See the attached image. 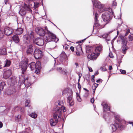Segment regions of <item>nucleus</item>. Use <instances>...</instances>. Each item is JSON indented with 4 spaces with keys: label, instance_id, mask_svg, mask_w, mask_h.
<instances>
[{
    "label": "nucleus",
    "instance_id": "f257e3e1",
    "mask_svg": "<svg viewBox=\"0 0 133 133\" xmlns=\"http://www.w3.org/2000/svg\"><path fill=\"white\" fill-rule=\"evenodd\" d=\"M66 109L63 107L59 108L58 107H56L54 109V112L53 114V117L55 121L53 118H51L50 120V124L51 126L55 125L57 123L58 120L61 118L62 114L63 112H65Z\"/></svg>",
    "mask_w": 133,
    "mask_h": 133
},
{
    "label": "nucleus",
    "instance_id": "f03ea898",
    "mask_svg": "<svg viewBox=\"0 0 133 133\" xmlns=\"http://www.w3.org/2000/svg\"><path fill=\"white\" fill-rule=\"evenodd\" d=\"M44 31L46 34V35L44 37V40L46 42H49L51 41H53L55 43L57 42L59 40L54 34L49 31L46 26L44 28Z\"/></svg>",
    "mask_w": 133,
    "mask_h": 133
},
{
    "label": "nucleus",
    "instance_id": "7ed1b4c3",
    "mask_svg": "<svg viewBox=\"0 0 133 133\" xmlns=\"http://www.w3.org/2000/svg\"><path fill=\"white\" fill-rule=\"evenodd\" d=\"M29 65V67L32 70H34L35 69V73L37 74H39L41 69V64L40 61H37L36 64L35 62H32Z\"/></svg>",
    "mask_w": 133,
    "mask_h": 133
},
{
    "label": "nucleus",
    "instance_id": "20e7f679",
    "mask_svg": "<svg viewBox=\"0 0 133 133\" xmlns=\"http://www.w3.org/2000/svg\"><path fill=\"white\" fill-rule=\"evenodd\" d=\"M28 59L26 58H24L19 64V67L22 70V74H24L26 70L28 64Z\"/></svg>",
    "mask_w": 133,
    "mask_h": 133
},
{
    "label": "nucleus",
    "instance_id": "39448f33",
    "mask_svg": "<svg viewBox=\"0 0 133 133\" xmlns=\"http://www.w3.org/2000/svg\"><path fill=\"white\" fill-rule=\"evenodd\" d=\"M111 15L110 12L108 11H107L102 14V18L104 22H105L104 24H105L109 23L110 20L111 19Z\"/></svg>",
    "mask_w": 133,
    "mask_h": 133
},
{
    "label": "nucleus",
    "instance_id": "423d86ee",
    "mask_svg": "<svg viewBox=\"0 0 133 133\" xmlns=\"http://www.w3.org/2000/svg\"><path fill=\"white\" fill-rule=\"evenodd\" d=\"M26 10L29 11H32L29 6L25 4L21 8L19 13L21 16H24L26 13Z\"/></svg>",
    "mask_w": 133,
    "mask_h": 133
},
{
    "label": "nucleus",
    "instance_id": "0eeeda50",
    "mask_svg": "<svg viewBox=\"0 0 133 133\" xmlns=\"http://www.w3.org/2000/svg\"><path fill=\"white\" fill-rule=\"evenodd\" d=\"M13 32V30L11 28L8 27L5 28L4 29H2V28L1 29V33L3 34V33L4 32V34L7 36H9Z\"/></svg>",
    "mask_w": 133,
    "mask_h": 133
},
{
    "label": "nucleus",
    "instance_id": "6e6552de",
    "mask_svg": "<svg viewBox=\"0 0 133 133\" xmlns=\"http://www.w3.org/2000/svg\"><path fill=\"white\" fill-rule=\"evenodd\" d=\"M94 5L96 8L99 9V11L102 12L104 11V6L101 3L98 1L95 0V1Z\"/></svg>",
    "mask_w": 133,
    "mask_h": 133
},
{
    "label": "nucleus",
    "instance_id": "1a4fd4ad",
    "mask_svg": "<svg viewBox=\"0 0 133 133\" xmlns=\"http://www.w3.org/2000/svg\"><path fill=\"white\" fill-rule=\"evenodd\" d=\"M33 42L34 44H37L40 46L43 45L45 42H46V43H47L45 42L44 40V38L43 39L39 38H37L35 39V40H34Z\"/></svg>",
    "mask_w": 133,
    "mask_h": 133
},
{
    "label": "nucleus",
    "instance_id": "9d476101",
    "mask_svg": "<svg viewBox=\"0 0 133 133\" xmlns=\"http://www.w3.org/2000/svg\"><path fill=\"white\" fill-rule=\"evenodd\" d=\"M42 51L38 49H35L34 52V55L36 59H39L42 56Z\"/></svg>",
    "mask_w": 133,
    "mask_h": 133
},
{
    "label": "nucleus",
    "instance_id": "9b49d317",
    "mask_svg": "<svg viewBox=\"0 0 133 133\" xmlns=\"http://www.w3.org/2000/svg\"><path fill=\"white\" fill-rule=\"evenodd\" d=\"M34 33L32 31H30L29 32L28 34L24 36V39L28 40L30 42L31 39L34 37Z\"/></svg>",
    "mask_w": 133,
    "mask_h": 133
},
{
    "label": "nucleus",
    "instance_id": "f8f14e48",
    "mask_svg": "<svg viewBox=\"0 0 133 133\" xmlns=\"http://www.w3.org/2000/svg\"><path fill=\"white\" fill-rule=\"evenodd\" d=\"M112 130V132L115 131L118 128H119L120 129H121L122 128H123V126L121 124H119L117 123H115L113 124H112L110 125Z\"/></svg>",
    "mask_w": 133,
    "mask_h": 133
},
{
    "label": "nucleus",
    "instance_id": "ddd939ff",
    "mask_svg": "<svg viewBox=\"0 0 133 133\" xmlns=\"http://www.w3.org/2000/svg\"><path fill=\"white\" fill-rule=\"evenodd\" d=\"M36 32L40 36H44L45 34L44 29L40 27H38L35 29Z\"/></svg>",
    "mask_w": 133,
    "mask_h": 133
},
{
    "label": "nucleus",
    "instance_id": "4468645a",
    "mask_svg": "<svg viewBox=\"0 0 133 133\" xmlns=\"http://www.w3.org/2000/svg\"><path fill=\"white\" fill-rule=\"evenodd\" d=\"M12 74L11 70L10 69H8L4 71L3 77L4 78H8L10 77Z\"/></svg>",
    "mask_w": 133,
    "mask_h": 133
},
{
    "label": "nucleus",
    "instance_id": "2eb2a0df",
    "mask_svg": "<svg viewBox=\"0 0 133 133\" xmlns=\"http://www.w3.org/2000/svg\"><path fill=\"white\" fill-rule=\"evenodd\" d=\"M99 56H97V54L94 52L91 54H89L87 56L88 59L89 60H95Z\"/></svg>",
    "mask_w": 133,
    "mask_h": 133
},
{
    "label": "nucleus",
    "instance_id": "dca6fc26",
    "mask_svg": "<svg viewBox=\"0 0 133 133\" xmlns=\"http://www.w3.org/2000/svg\"><path fill=\"white\" fill-rule=\"evenodd\" d=\"M94 13L95 15L94 19L95 23L94 24V27L95 26H99V24L98 23V21L97 19L98 18V14L95 11H94Z\"/></svg>",
    "mask_w": 133,
    "mask_h": 133
},
{
    "label": "nucleus",
    "instance_id": "f3484780",
    "mask_svg": "<svg viewBox=\"0 0 133 133\" xmlns=\"http://www.w3.org/2000/svg\"><path fill=\"white\" fill-rule=\"evenodd\" d=\"M102 48V46L100 45L95 47V52L97 54V56H99L101 52Z\"/></svg>",
    "mask_w": 133,
    "mask_h": 133
},
{
    "label": "nucleus",
    "instance_id": "a211bd4d",
    "mask_svg": "<svg viewBox=\"0 0 133 133\" xmlns=\"http://www.w3.org/2000/svg\"><path fill=\"white\" fill-rule=\"evenodd\" d=\"M67 102L69 103V105L70 106H72L74 105V102L71 95H70L67 98Z\"/></svg>",
    "mask_w": 133,
    "mask_h": 133
},
{
    "label": "nucleus",
    "instance_id": "6ab92c4d",
    "mask_svg": "<svg viewBox=\"0 0 133 133\" xmlns=\"http://www.w3.org/2000/svg\"><path fill=\"white\" fill-rule=\"evenodd\" d=\"M34 49L32 45H30L28 48L26 52L28 54H32L33 52Z\"/></svg>",
    "mask_w": 133,
    "mask_h": 133
},
{
    "label": "nucleus",
    "instance_id": "aec40b11",
    "mask_svg": "<svg viewBox=\"0 0 133 133\" xmlns=\"http://www.w3.org/2000/svg\"><path fill=\"white\" fill-rule=\"evenodd\" d=\"M57 70L60 73H62L63 74H65L66 72V70L65 69L62 68L61 67H57Z\"/></svg>",
    "mask_w": 133,
    "mask_h": 133
},
{
    "label": "nucleus",
    "instance_id": "412c9836",
    "mask_svg": "<svg viewBox=\"0 0 133 133\" xmlns=\"http://www.w3.org/2000/svg\"><path fill=\"white\" fill-rule=\"evenodd\" d=\"M23 29L22 28H18L15 31V34L17 35H20L23 32Z\"/></svg>",
    "mask_w": 133,
    "mask_h": 133
},
{
    "label": "nucleus",
    "instance_id": "4be33fe9",
    "mask_svg": "<svg viewBox=\"0 0 133 133\" xmlns=\"http://www.w3.org/2000/svg\"><path fill=\"white\" fill-rule=\"evenodd\" d=\"M13 41L15 43H18L20 41L18 37L16 35H14L12 37Z\"/></svg>",
    "mask_w": 133,
    "mask_h": 133
},
{
    "label": "nucleus",
    "instance_id": "5701e85b",
    "mask_svg": "<svg viewBox=\"0 0 133 133\" xmlns=\"http://www.w3.org/2000/svg\"><path fill=\"white\" fill-rule=\"evenodd\" d=\"M93 50V48L91 46H87L86 48V52L87 53H91Z\"/></svg>",
    "mask_w": 133,
    "mask_h": 133
},
{
    "label": "nucleus",
    "instance_id": "b1692460",
    "mask_svg": "<svg viewBox=\"0 0 133 133\" xmlns=\"http://www.w3.org/2000/svg\"><path fill=\"white\" fill-rule=\"evenodd\" d=\"M103 110L104 111L106 112L110 110V107L107 104H105L103 106Z\"/></svg>",
    "mask_w": 133,
    "mask_h": 133
},
{
    "label": "nucleus",
    "instance_id": "393cba45",
    "mask_svg": "<svg viewBox=\"0 0 133 133\" xmlns=\"http://www.w3.org/2000/svg\"><path fill=\"white\" fill-rule=\"evenodd\" d=\"M11 63V62L10 61L6 59L4 63V67H9Z\"/></svg>",
    "mask_w": 133,
    "mask_h": 133
},
{
    "label": "nucleus",
    "instance_id": "a878e982",
    "mask_svg": "<svg viewBox=\"0 0 133 133\" xmlns=\"http://www.w3.org/2000/svg\"><path fill=\"white\" fill-rule=\"evenodd\" d=\"M66 57V56L65 54H61L59 57V60L61 61H63Z\"/></svg>",
    "mask_w": 133,
    "mask_h": 133
},
{
    "label": "nucleus",
    "instance_id": "bb28decb",
    "mask_svg": "<svg viewBox=\"0 0 133 133\" xmlns=\"http://www.w3.org/2000/svg\"><path fill=\"white\" fill-rule=\"evenodd\" d=\"M28 78H26V79H25L24 81V83L25 87H29L31 85L28 82Z\"/></svg>",
    "mask_w": 133,
    "mask_h": 133
},
{
    "label": "nucleus",
    "instance_id": "cd10ccee",
    "mask_svg": "<svg viewBox=\"0 0 133 133\" xmlns=\"http://www.w3.org/2000/svg\"><path fill=\"white\" fill-rule=\"evenodd\" d=\"M110 33V32H109L106 34H105L99 36V37L101 38H107L108 35Z\"/></svg>",
    "mask_w": 133,
    "mask_h": 133
},
{
    "label": "nucleus",
    "instance_id": "c85d7f7f",
    "mask_svg": "<svg viewBox=\"0 0 133 133\" xmlns=\"http://www.w3.org/2000/svg\"><path fill=\"white\" fill-rule=\"evenodd\" d=\"M123 46L122 48V52L124 54H125L126 53V51L127 50L128 48L127 47L126 45H124V46Z\"/></svg>",
    "mask_w": 133,
    "mask_h": 133
},
{
    "label": "nucleus",
    "instance_id": "c756f323",
    "mask_svg": "<svg viewBox=\"0 0 133 133\" xmlns=\"http://www.w3.org/2000/svg\"><path fill=\"white\" fill-rule=\"evenodd\" d=\"M30 100L29 99H28L26 101L25 103V107H29L30 106Z\"/></svg>",
    "mask_w": 133,
    "mask_h": 133
},
{
    "label": "nucleus",
    "instance_id": "7c9ffc66",
    "mask_svg": "<svg viewBox=\"0 0 133 133\" xmlns=\"http://www.w3.org/2000/svg\"><path fill=\"white\" fill-rule=\"evenodd\" d=\"M21 116L20 115H18L15 116V120L17 121H20L21 120Z\"/></svg>",
    "mask_w": 133,
    "mask_h": 133
},
{
    "label": "nucleus",
    "instance_id": "2f4dec72",
    "mask_svg": "<svg viewBox=\"0 0 133 133\" xmlns=\"http://www.w3.org/2000/svg\"><path fill=\"white\" fill-rule=\"evenodd\" d=\"M6 54V49L3 48L1 51V55H5Z\"/></svg>",
    "mask_w": 133,
    "mask_h": 133
},
{
    "label": "nucleus",
    "instance_id": "473e14b6",
    "mask_svg": "<svg viewBox=\"0 0 133 133\" xmlns=\"http://www.w3.org/2000/svg\"><path fill=\"white\" fill-rule=\"evenodd\" d=\"M115 117L116 119L119 122H121V120L120 119L119 116V115H115Z\"/></svg>",
    "mask_w": 133,
    "mask_h": 133
},
{
    "label": "nucleus",
    "instance_id": "72a5a7b5",
    "mask_svg": "<svg viewBox=\"0 0 133 133\" xmlns=\"http://www.w3.org/2000/svg\"><path fill=\"white\" fill-rule=\"evenodd\" d=\"M21 110V108L19 106H16L15 107L12 109V110L14 111L20 110Z\"/></svg>",
    "mask_w": 133,
    "mask_h": 133
},
{
    "label": "nucleus",
    "instance_id": "f704fd0d",
    "mask_svg": "<svg viewBox=\"0 0 133 133\" xmlns=\"http://www.w3.org/2000/svg\"><path fill=\"white\" fill-rule=\"evenodd\" d=\"M76 98L77 99L78 101L80 102L81 101V98L78 94L77 93H76Z\"/></svg>",
    "mask_w": 133,
    "mask_h": 133
},
{
    "label": "nucleus",
    "instance_id": "c9c22d12",
    "mask_svg": "<svg viewBox=\"0 0 133 133\" xmlns=\"http://www.w3.org/2000/svg\"><path fill=\"white\" fill-rule=\"evenodd\" d=\"M30 116H31V117L34 118H35L37 116V114H36L35 113H32L30 115Z\"/></svg>",
    "mask_w": 133,
    "mask_h": 133
},
{
    "label": "nucleus",
    "instance_id": "e433bc0d",
    "mask_svg": "<svg viewBox=\"0 0 133 133\" xmlns=\"http://www.w3.org/2000/svg\"><path fill=\"white\" fill-rule=\"evenodd\" d=\"M57 103L58 104V105L60 106H62V107L60 108L59 107V108H61L62 107H64V106H63V102L62 101H58L57 102Z\"/></svg>",
    "mask_w": 133,
    "mask_h": 133
},
{
    "label": "nucleus",
    "instance_id": "4c0bfd02",
    "mask_svg": "<svg viewBox=\"0 0 133 133\" xmlns=\"http://www.w3.org/2000/svg\"><path fill=\"white\" fill-rule=\"evenodd\" d=\"M34 7L35 9L37 8L39 6V3L37 2H34Z\"/></svg>",
    "mask_w": 133,
    "mask_h": 133
},
{
    "label": "nucleus",
    "instance_id": "58836bf2",
    "mask_svg": "<svg viewBox=\"0 0 133 133\" xmlns=\"http://www.w3.org/2000/svg\"><path fill=\"white\" fill-rule=\"evenodd\" d=\"M122 43L123 44V45L124 46V45H126L127 43V42L126 40V38H125L124 39L122 40H121Z\"/></svg>",
    "mask_w": 133,
    "mask_h": 133
},
{
    "label": "nucleus",
    "instance_id": "ea45409f",
    "mask_svg": "<svg viewBox=\"0 0 133 133\" xmlns=\"http://www.w3.org/2000/svg\"><path fill=\"white\" fill-rule=\"evenodd\" d=\"M5 85V83L4 82H2L1 83V88H2L3 89V86Z\"/></svg>",
    "mask_w": 133,
    "mask_h": 133
},
{
    "label": "nucleus",
    "instance_id": "a19ab883",
    "mask_svg": "<svg viewBox=\"0 0 133 133\" xmlns=\"http://www.w3.org/2000/svg\"><path fill=\"white\" fill-rule=\"evenodd\" d=\"M129 41H132L133 40V36L131 35H129Z\"/></svg>",
    "mask_w": 133,
    "mask_h": 133
},
{
    "label": "nucleus",
    "instance_id": "79ce46f5",
    "mask_svg": "<svg viewBox=\"0 0 133 133\" xmlns=\"http://www.w3.org/2000/svg\"><path fill=\"white\" fill-rule=\"evenodd\" d=\"M120 71L121 73L122 74H125L126 73V71L125 70H122L121 69L120 70Z\"/></svg>",
    "mask_w": 133,
    "mask_h": 133
},
{
    "label": "nucleus",
    "instance_id": "37998d69",
    "mask_svg": "<svg viewBox=\"0 0 133 133\" xmlns=\"http://www.w3.org/2000/svg\"><path fill=\"white\" fill-rule=\"evenodd\" d=\"M98 84L96 83H94L93 84V87L94 86L95 89H96L98 87Z\"/></svg>",
    "mask_w": 133,
    "mask_h": 133
},
{
    "label": "nucleus",
    "instance_id": "c03bdc74",
    "mask_svg": "<svg viewBox=\"0 0 133 133\" xmlns=\"http://www.w3.org/2000/svg\"><path fill=\"white\" fill-rule=\"evenodd\" d=\"M102 80L101 79H99L97 80L96 81V82H97V83H102Z\"/></svg>",
    "mask_w": 133,
    "mask_h": 133
},
{
    "label": "nucleus",
    "instance_id": "a18cd8bd",
    "mask_svg": "<svg viewBox=\"0 0 133 133\" xmlns=\"http://www.w3.org/2000/svg\"><path fill=\"white\" fill-rule=\"evenodd\" d=\"M95 75H93L91 76V80L92 82H94L95 81L94 80Z\"/></svg>",
    "mask_w": 133,
    "mask_h": 133
},
{
    "label": "nucleus",
    "instance_id": "49530a36",
    "mask_svg": "<svg viewBox=\"0 0 133 133\" xmlns=\"http://www.w3.org/2000/svg\"><path fill=\"white\" fill-rule=\"evenodd\" d=\"M109 56L111 58H113L114 57L112 53H110L109 54Z\"/></svg>",
    "mask_w": 133,
    "mask_h": 133
},
{
    "label": "nucleus",
    "instance_id": "de8ad7c7",
    "mask_svg": "<svg viewBox=\"0 0 133 133\" xmlns=\"http://www.w3.org/2000/svg\"><path fill=\"white\" fill-rule=\"evenodd\" d=\"M112 6H115L116 5V3L115 1H113L112 4Z\"/></svg>",
    "mask_w": 133,
    "mask_h": 133
},
{
    "label": "nucleus",
    "instance_id": "09e8293b",
    "mask_svg": "<svg viewBox=\"0 0 133 133\" xmlns=\"http://www.w3.org/2000/svg\"><path fill=\"white\" fill-rule=\"evenodd\" d=\"M15 92V89H14V90L13 91L11 92L10 93H8V94L9 95H11L12 94H13Z\"/></svg>",
    "mask_w": 133,
    "mask_h": 133
},
{
    "label": "nucleus",
    "instance_id": "8fccbe9b",
    "mask_svg": "<svg viewBox=\"0 0 133 133\" xmlns=\"http://www.w3.org/2000/svg\"><path fill=\"white\" fill-rule=\"evenodd\" d=\"M88 69L89 70L90 72H92L93 71V70L90 67H88Z\"/></svg>",
    "mask_w": 133,
    "mask_h": 133
},
{
    "label": "nucleus",
    "instance_id": "3c124183",
    "mask_svg": "<svg viewBox=\"0 0 133 133\" xmlns=\"http://www.w3.org/2000/svg\"><path fill=\"white\" fill-rule=\"evenodd\" d=\"M70 49L72 51H74V48L73 46H71L70 48Z\"/></svg>",
    "mask_w": 133,
    "mask_h": 133
},
{
    "label": "nucleus",
    "instance_id": "603ef678",
    "mask_svg": "<svg viewBox=\"0 0 133 133\" xmlns=\"http://www.w3.org/2000/svg\"><path fill=\"white\" fill-rule=\"evenodd\" d=\"M67 92V90L65 89L63 91V94H65Z\"/></svg>",
    "mask_w": 133,
    "mask_h": 133
},
{
    "label": "nucleus",
    "instance_id": "864d4df0",
    "mask_svg": "<svg viewBox=\"0 0 133 133\" xmlns=\"http://www.w3.org/2000/svg\"><path fill=\"white\" fill-rule=\"evenodd\" d=\"M90 102H91L92 103H93L94 102V98H91L90 99Z\"/></svg>",
    "mask_w": 133,
    "mask_h": 133
},
{
    "label": "nucleus",
    "instance_id": "5fc2aeb1",
    "mask_svg": "<svg viewBox=\"0 0 133 133\" xmlns=\"http://www.w3.org/2000/svg\"><path fill=\"white\" fill-rule=\"evenodd\" d=\"M76 54L78 56H79L80 55V54L79 53V52L78 50V51L76 52Z\"/></svg>",
    "mask_w": 133,
    "mask_h": 133
},
{
    "label": "nucleus",
    "instance_id": "6e6d98bb",
    "mask_svg": "<svg viewBox=\"0 0 133 133\" xmlns=\"http://www.w3.org/2000/svg\"><path fill=\"white\" fill-rule=\"evenodd\" d=\"M77 48H78L79 49V50H82V49L81 48V47L80 45H78L77 46Z\"/></svg>",
    "mask_w": 133,
    "mask_h": 133
},
{
    "label": "nucleus",
    "instance_id": "4d7b16f0",
    "mask_svg": "<svg viewBox=\"0 0 133 133\" xmlns=\"http://www.w3.org/2000/svg\"><path fill=\"white\" fill-rule=\"evenodd\" d=\"M130 30L131 34L133 35V29H131Z\"/></svg>",
    "mask_w": 133,
    "mask_h": 133
},
{
    "label": "nucleus",
    "instance_id": "13d9d810",
    "mask_svg": "<svg viewBox=\"0 0 133 133\" xmlns=\"http://www.w3.org/2000/svg\"><path fill=\"white\" fill-rule=\"evenodd\" d=\"M129 32L130 33V30L129 29L127 31V32H126V35H128Z\"/></svg>",
    "mask_w": 133,
    "mask_h": 133
},
{
    "label": "nucleus",
    "instance_id": "bf43d9fd",
    "mask_svg": "<svg viewBox=\"0 0 133 133\" xmlns=\"http://www.w3.org/2000/svg\"><path fill=\"white\" fill-rule=\"evenodd\" d=\"M120 38L121 39V40H123V39H124L125 38V37H124L122 36H121Z\"/></svg>",
    "mask_w": 133,
    "mask_h": 133
},
{
    "label": "nucleus",
    "instance_id": "052dcab7",
    "mask_svg": "<svg viewBox=\"0 0 133 133\" xmlns=\"http://www.w3.org/2000/svg\"><path fill=\"white\" fill-rule=\"evenodd\" d=\"M5 4H6L8 2L9 0H3Z\"/></svg>",
    "mask_w": 133,
    "mask_h": 133
},
{
    "label": "nucleus",
    "instance_id": "680f3d73",
    "mask_svg": "<svg viewBox=\"0 0 133 133\" xmlns=\"http://www.w3.org/2000/svg\"><path fill=\"white\" fill-rule=\"evenodd\" d=\"M112 69V65H110L109 66V70H111Z\"/></svg>",
    "mask_w": 133,
    "mask_h": 133
},
{
    "label": "nucleus",
    "instance_id": "e2e57ef3",
    "mask_svg": "<svg viewBox=\"0 0 133 133\" xmlns=\"http://www.w3.org/2000/svg\"><path fill=\"white\" fill-rule=\"evenodd\" d=\"M18 133H28V132L26 131H22L19 132Z\"/></svg>",
    "mask_w": 133,
    "mask_h": 133
},
{
    "label": "nucleus",
    "instance_id": "0e129e2a",
    "mask_svg": "<svg viewBox=\"0 0 133 133\" xmlns=\"http://www.w3.org/2000/svg\"><path fill=\"white\" fill-rule=\"evenodd\" d=\"M98 74V72L97 71H96L94 74V75H96Z\"/></svg>",
    "mask_w": 133,
    "mask_h": 133
},
{
    "label": "nucleus",
    "instance_id": "69168bd1",
    "mask_svg": "<svg viewBox=\"0 0 133 133\" xmlns=\"http://www.w3.org/2000/svg\"><path fill=\"white\" fill-rule=\"evenodd\" d=\"M95 89H95V88H94V89H93V94H94L95 93Z\"/></svg>",
    "mask_w": 133,
    "mask_h": 133
},
{
    "label": "nucleus",
    "instance_id": "338daca9",
    "mask_svg": "<svg viewBox=\"0 0 133 133\" xmlns=\"http://www.w3.org/2000/svg\"><path fill=\"white\" fill-rule=\"evenodd\" d=\"M78 88L79 90H80L81 88V86L80 85H78Z\"/></svg>",
    "mask_w": 133,
    "mask_h": 133
},
{
    "label": "nucleus",
    "instance_id": "774afa93",
    "mask_svg": "<svg viewBox=\"0 0 133 133\" xmlns=\"http://www.w3.org/2000/svg\"><path fill=\"white\" fill-rule=\"evenodd\" d=\"M3 127V124L1 122V128Z\"/></svg>",
    "mask_w": 133,
    "mask_h": 133
}]
</instances>
